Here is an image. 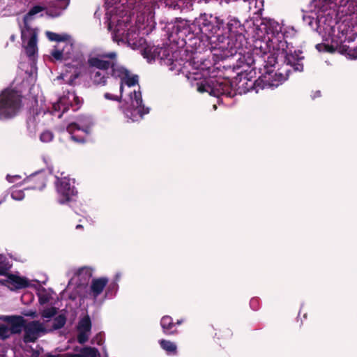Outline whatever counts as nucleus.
Listing matches in <instances>:
<instances>
[{"instance_id": "f257e3e1", "label": "nucleus", "mask_w": 357, "mask_h": 357, "mask_svg": "<svg viewBox=\"0 0 357 357\" xmlns=\"http://www.w3.org/2000/svg\"><path fill=\"white\" fill-rule=\"evenodd\" d=\"M303 20L316 30L323 40L331 45H317L319 51H338L351 59H357V46L351 48L346 43L357 37V1L355 0H312L310 15Z\"/></svg>"}, {"instance_id": "f03ea898", "label": "nucleus", "mask_w": 357, "mask_h": 357, "mask_svg": "<svg viewBox=\"0 0 357 357\" xmlns=\"http://www.w3.org/2000/svg\"><path fill=\"white\" fill-rule=\"evenodd\" d=\"M116 56L115 52L92 53L88 59V63L91 67L98 70H106L112 66V76L121 80L119 94L108 92L105 93L104 97L107 100L119 101L125 94L124 103L122 106L125 117L128 121H137L149 112V108L146 107L142 103V94L138 86V77L131 75L123 67L107 60H114Z\"/></svg>"}, {"instance_id": "7ed1b4c3", "label": "nucleus", "mask_w": 357, "mask_h": 357, "mask_svg": "<svg viewBox=\"0 0 357 357\" xmlns=\"http://www.w3.org/2000/svg\"><path fill=\"white\" fill-rule=\"evenodd\" d=\"M130 17L125 15L119 18L114 15L109 20V29L113 32V38L116 41L126 42L132 49L143 46L145 40L139 36V28L130 25Z\"/></svg>"}, {"instance_id": "20e7f679", "label": "nucleus", "mask_w": 357, "mask_h": 357, "mask_svg": "<svg viewBox=\"0 0 357 357\" xmlns=\"http://www.w3.org/2000/svg\"><path fill=\"white\" fill-rule=\"evenodd\" d=\"M269 42V52L266 54V59L261 75L255 81L257 87L261 89H273L282 84L288 78L289 70H284L283 72H274L273 68L276 64L278 52L273 50L272 43Z\"/></svg>"}, {"instance_id": "39448f33", "label": "nucleus", "mask_w": 357, "mask_h": 357, "mask_svg": "<svg viewBox=\"0 0 357 357\" xmlns=\"http://www.w3.org/2000/svg\"><path fill=\"white\" fill-rule=\"evenodd\" d=\"M269 29H273L271 33H268V40L272 43L273 50L278 52V55L284 59L287 65L293 66L295 70L302 71L303 66L300 63L303 59V57L300 56L301 52H294L292 53L291 48L289 47L287 41L284 39L282 26L276 22H273L270 23Z\"/></svg>"}, {"instance_id": "423d86ee", "label": "nucleus", "mask_w": 357, "mask_h": 357, "mask_svg": "<svg viewBox=\"0 0 357 357\" xmlns=\"http://www.w3.org/2000/svg\"><path fill=\"white\" fill-rule=\"evenodd\" d=\"M45 8L40 6L33 7L28 14L24 16V26L21 30V38L22 41V46L24 48L26 54L29 56H34L38 52L37 47V30L30 27L28 25V20L31 16L43 11Z\"/></svg>"}, {"instance_id": "0eeeda50", "label": "nucleus", "mask_w": 357, "mask_h": 357, "mask_svg": "<svg viewBox=\"0 0 357 357\" xmlns=\"http://www.w3.org/2000/svg\"><path fill=\"white\" fill-rule=\"evenodd\" d=\"M22 107V96L16 91L7 89L0 94V119L15 116Z\"/></svg>"}, {"instance_id": "6e6552de", "label": "nucleus", "mask_w": 357, "mask_h": 357, "mask_svg": "<svg viewBox=\"0 0 357 357\" xmlns=\"http://www.w3.org/2000/svg\"><path fill=\"white\" fill-rule=\"evenodd\" d=\"M199 92H208L210 95L219 96L228 91L227 81L221 78H209L197 83Z\"/></svg>"}, {"instance_id": "1a4fd4ad", "label": "nucleus", "mask_w": 357, "mask_h": 357, "mask_svg": "<svg viewBox=\"0 0 357 357\" xmlns=\"http://www.w3.org/2000/svg\"><path fill=\"white\" fill-rule=\"evenodd\" d=\"M51 332L46 324L38 321H32L24 326V341L26 343L34 342L40 336Z\"/></svg>"}, {"instance_id": "9d476101", "label": "nucleus", "mask_w": 357, "mask_h": 357, "mask_svg": "<svg viewBox=\"0 0 357 357\" xmlns=\"http://www.w3.org/2000/svg\"><path fill=\"white\" fill-rule=\"evenodd\" d=\"M91 121L89 118L82 117L77 123H70L67 130L71 135V139L76 142H84V138L89 132L91 126Z\"/></svg>"}, {"instance_id": "9b49d317", "label": "nucleus", "mask_w": 357, "mask_h": 357, "mask_svg": "<svg viewBox=\"0 0 357 357\" xmlns=\"http://www.w3.org/2000/svg\"><path fill=\"white\" fill-rule=\"evenodd\" d=\"M82 103V99L79 98L74 92L68 91L67 95L61 97L57 102L53 104L52 112H56L62 110V113L59 114L58 116L60 118L62 114L68 110L70 106L75 107L73 109L76 110L79 108Z\"/></svg>"}, {"instance_id": "f8f14e48", "label": "nucleus", "mask_w": 357, "mask_h": 357, "mask_svg": "<svg viewBox=\"0 0 357 357\" xmlns=\"http://www.w3.org/2000/svg\"><path fill=\"white\" fill-rule=\"evenodd\" d=\"M74 183L75 181L68 177L65 176L61 178H58L56 189L58 193L63 197L59 199V203L64 204L70 201L73 196L75 195L77 191L75 189Z\"/></svg>"}, {"instance_id": "ddd939ff", "label": "nucleus", "mask_w": 357, "mask_h": 357, "mask_svg": "<svg viewBox=\"0 0 357 357\" xmlns=\"http://www.w3.org/2000/svg\"><path fill=\"white\" fill-rule=\"evenodd\" d=\"M201 20L202 22L199 25L200 31L206 35L207 38H211L218 33V31L224 24L223 20L218 17H213L212 15L210 16L209 19H207L206 15H204Z\"/></svg>"}, {"instance_id": "4468645a", "label": "nucleus", "mask_w": 357, "mask_h": 357, "mask_svg": "<svg viewBox=\"0 0 357 357\" xmlns=\"http://www.w3.org/2000/svg\"><path fill=\"white\" fill-rule=\"evenodd\" d=\"M151 54V59H159L167 66H169V69L174 70L176 68V61L173 60V53L169 47H155L153 50L149 51Z\"/></svg>"}, {"instance_id": "2eb2a0df", "label": "nucleus", "mask_w": 357, "mask_h": 357, "mask_svg": "<svg viewBox=\"0 0 357 357\" xmlns=\"http://www.w3.org/2000/svg\"><path fill=\"white\" fill-rule=\"evenodd\" d=\"M73 50V42L70 38L63 45L57 44L52 52V55L56 60L67 59L70 57Z\"/></svg>"}, {"instance_id": "dca6fc26", "label": "nucleus", "mask_w": 357, "mask_h": 357, "mask_svg": "<svg viewBox=\"0 0 357 357\" xmlns=\"http://www.w3.org/2000/svg\"><path fill=\"white\" fill-rule=\"evenodd\" d=\"M91 328V322L89 316L82 318L77 326L78 342L81 344L86 342L89 337Z\"/></svg>"}, {"instance_id": "f3484780", "label": "nucleus", "mask_w": 357, "mask_h": 357, "mask_svg": "<svg viewBox=\"0 0 357 357\" xmlns=\"http://www.w3.org/2000/svg\"><path fill=\"white\" fill-rule=\"evenodd\" d=\"M3 284L11 290L24 288L29 284L26 278L13 274L8 275Z\"/></svg>"}, {"instance_id": "a211bd4d", "label": "nucleus", "mask_w": 357, "mask_h": 357, "mask_svg": "<svg viewBox=\"0 0 357 357\" xmlns=\"http://www.w3.org/2000/svg\"><path fill=\"white\" fill-rule=\"evenodd\" d=\"M107 282L108 279L107 278L93 279L91 281L90 291L89 293V296L93 298V299L96 300V298L102 293Z\"/></svg>"}, {"instance_id": "6ab92c4d", "label": "nucleus", "mask_w": 357, "mask_h": 357, "mask_svg": "<svg viewBox=\"0 0 357 357\" xmlns=\"http://www.w3.org/2000/svg\"><path fill=\"white\" fill-rule=\"evenodd\" d=\"M98 351L92 347H84L82 349L78 354H66L65 355H53L47 354L46 357H98Z\"/></svg>"}, {"instance_id": "aec40b11", "label": "nucleus", "mask_w": 357, "mask_h": 357, "mask_svg": "<svg viewBox=\"0 0 357 357\" xmlns=\"http://www.w3.org/2000/svg\"><path fill=\"white\" fill-rule=\"evenodd\" d=\"M3 320L6 321L9 324V328L12 333H20L22 328H24V319L23 317H5L3 318Z\"/></svg>"}, {"instance_id": "412c9836", "label": "nucleus", "mask_w": 357, "mask_h": 357, "mask_svg": "<svg viewBox=\"0 0 357 357\" xmlns=\"http://www.w3.org/2000/svg\"><path fill=\"white\" fill-rule=\"evenodd\" d=\"M66 317L63 315H59L56 317L52 323L50 324V320H44V323L46 324L49 328H51V331L62 328L66 324Z\"/></svg>"}, {"instance_id": "4be33fe9", "label": "nucleus", "mask_w": 357, "mask_h": 357, "mask_svg": "<svg viewBox=\"0 0 357 357\" xmlns=\"http://www.w3.org/2000/svg\"><path fill=\"white\" fill-rule=\"evenodd\" d=\"M160 324L165 334L170 335L174 332L173 328H174L175 325L172 322V317L169 316H164L161 319Z\"/></svg>"}, {"instance_id": "5701e85b", "label": "nucleus", "mask_w": 357, "mask_h": 357, "mask_svg": "<svg viewBox=\"0 0 357 357\" xmlns=\"http://www.w3.org/2000/svg\"><path fill=\"white\" fill-rule=\"evenodd\" d=\"M46 36L51 41H56L58 44L63 45L70 37L68 34H58L51 31H47Z\"/></svg>"}, {"instance_id": "b1692460", "label": "nucleus", "mask_w": 357, "mask_h": 357, "mask_svg": "<svg viewBox=\"0 0 357 357\" xmlns=\"http://www.w3.org/2000/svg\"><path fill=\"white\" fill-rule=\"evenodd\" d=\"M227 29L231 35L236 36L241 30V25L238 20L232 18L227 23Z\"/></svg>"}, {"instance_id": "393cba45", "label": "nucleus", "mask_w": 357, "mask_h": 357, "mask_svg": "<svg viewBox=\"0 0 357 357\" xmlns=\"http://www.w3.org/2000/svg\"><path fill=\"white\" fill-rule=\"evenodd\" d=\"M93 82L98 84H105L106 82L105 70H98L93 75Z\"/></svg>"}, {"instance_id": "a878e982", "label": "nucleus", "mask_w": 357, "mask_h": 357, "mask_svg": "<svg viewBox=\"0 0 357 357\" xmlns=\"http://www.w3.org/2000/svg\"><path fill=\"white\" fill-rule=\"evenodd\" d=\"M69 1L70 0H59V3L60 4V10L53 12L51 9H50L47 12V15L52 17L59 16L61 13V11L67 8L69 3Z\"/></svg>"}, {"instance_id": "bb28decb", "label": "nucleus", "mask_w": 357, "mask_h": 357, "mask_svg": "<svg viewBox=\"0 0 357 357\" xmlns=\"http://www.w3.org/2000/svg\"><path fill=\"white\" fill-rule=\"evenodd\" d=\"M160 344L168 353L174 354L176 351V345L172 342L162 340L160 341Z\"/></svg>"}, {"instance_id": "cd10ccee", "label": "nucleus", "mask_w": 357, "mask_h": 357, "mask_svg": "<svg viewBox=\"0 0 357 357\" xmlns=\"http://www.w3.org/2000/svg\"><path fill=\"white\" fill-rule=\"evenodd\" d=\"M56 314V309L54 307H48L44 309L41 312V317L45 320H50L52 317H53Z\"/></svg>"}, {"instance_id": "c85d7f7f", "label": "nucleus", "mask_w": 357, "mask_h": 357, "mask_svg": "<svg viewBox=\"0 0 357 357\" xmlns=\"http://www.w3.org/2000/svg\"><path fill=\"white\" fill-rule=\"evenodd\" d=\"M11 331L10 328L5 324H0V337L2 339H6L10 336L11 334Z\"/></svg>"}, {"instance_id": "c756f323", "label": "nucleus", "mask_w": 357, "mask_h": 357, "mask_svg": "<svg viewBox=\"0 0 357 357\" xmlns=\"http://www.w3.org/2000/svg\"><path fill=\"white\" fill-rule=\"evenodd\" d=\"M54 135L52 132L45 130L40 134V139L42 142H50L53 139Z\"/></svg>"}, {"instance_id": "7c9ffc66", "label": "nucleus", "mask_w": 357, "mask_h": 357, "mask_svg": "<svg viewBox=\"0 0 357 357\" xmlns=\"http://www.w3.org/2000/svg\"><path fill=\"white\" fill-rule=\"evenodd\" d=\"M9 267V264L6 262L5 257L0 255V275L5 274Z\"/></svg>"}, {"instance_id": "2f4dec72", "label": "nucleus", "mask_w": 357, "mask_h": 357, "mask_svg": "<svg viewBox=\"0 0 357 357\" xmlns=\"http://www.w3.org/2000/svg\"><path fill=\"white\" fill-rule=\"evenodd\" d=\"M11 197L15 200H22L24 197L23 191L20 190H13L11 192Z\"/></svg>"}, {"instance_id": "473e14b6", "label": "nucleus", "mask_w": 357, "mask_h": 357, "mask_svg": "<svg viewBox=\"0 0 357 357\" xmlns=\"http://www.w3.org/2000/svg\"><path fill=\"white\" fill-rule=\"evenodd\" d=\"M263 5H264L263 0H255V6L257 8V10L255 11V13L260 11L263 8Z\"/></svg>"}, {"instance_id": "72a5a7b5", "label": "nucleus", "mask_w": 357, "mask_h": 357, "mask_svg": "<svg viewBox=\"0 0 357 357\" xmlns=\"http://www.w3.org/2000/svg\"><path fill=\"white\" fill-rule=\"evenodd\" d=\"M84 273H87L88 275V278H89L91 276V273L89 272V270L86 268H82L81 269H79L77 272V274L79 275H81L82 274H83Z\"/></svg>"}, {"instance_id": "f704fd0d", "label": "nucleus", "mask_w": 357, "mask_h": 357, "mask_svg": "<svg viewBox=\"0 0 357 357\" xmlns=\"http://www.w3.org/2000/svg\"><path fill=\"white\" fill-rule=\"evenodd\" d=\"M49 301V298L47 296H43L41 294L39 295V301L41 304H44Z\"/></svg>"}, {"instance_id": "c9c22d12", "label": "nucleus", "mask_w": 357, "mask_h": 357, "mask_svg": "<svg viewBox=\"0 0 357 357\" xmlns=\"http://www.w3.org/2000/svg\"><path fill=\"white\" fill-rule=\"evenodd\" d=\"M24 315L27 316V317H31L33 318H35L37 317V313L36 311L29 310L27 312L24 313Z\"/></svg>"}, {"instance_id": "e433bc0d", "label": "nucleus", "mask_w": 357, "mask_h": 357, "mask_svg": "<svg viewBox=\"0 0 357 357\" xmlns=\"http://www.w3.org/2000/svg\"><path fill=\"white\" fill-rule=\"evenodd\" d=\"M320 96V91H317L313 95H312V98H314L316 97H319Z\"/></svg>"}, {"instance_id": "4c0bfd02", "label": "nucleus", "mask_w": 357, "mask_h": 357, "mask_svg": "<svg viewBox=\"0 0 357 357\" xmlns=\"http://www.w3.org/2000/svg\"><path fill=\"white\" fill-rule=\"evenodd\" d=\"M254 63H255V61L253 59H250V61H248V65L251 66Z\"/></svg>"}, {"instance_id": "58836bf2", "label": "nucleus", "mask_w": 357, "mask_h": 357, "mask_svg": "<svg viewBox=\"0 0 357 357\" xmlns=\"http://www.w3.org/2000/svg\"><path fill=\"white\" fill-rule=\"evenodd\" d=\"M7 179L9 182H13V180H11L10 177L9 176H7Z\"/></svg>"}, {"instance_id": "ea45409f", "label": "nucleus", "mask_w": 357, "mask_h": 357, "mask_svg": "<svg viewBox=\"0 0 357 357\" xmlns=\"http://www.w3.org/2000/svg\"><path fill=\"white\" fill-rule=\"evenodd\" d=\"M78 75V73L77 72V70L75 71V75H74V77L76 78Z\"/></svg>"}, {"instance_id": "a19ab883", "label": "nucleus", "mask_w": 357, "mask_h": 357, "mask_svg": "<svg viewBox=\"0 0 357 357\" xmlns=\"http://www.w3.org/2000/svg\"><path fill=\"white\" fill-rule=\"evenodd\" d=\"M20 178V176H17V175H15V176L12 177V178Z\"/></svg>"}, {"instance_id": "79ce46f5", "label": "nucleus", "mask_w": 357, "mask_h": 357, "mask_svg": "<svg viewBox=\"0 0 357 357\" xmlns=\"http://www.w3.org/2000/svg\"><path fill=\"white\" fill-rule=\"evenodd\" d=\"M82 226L81 225H77L76 226V228H77V229L82 228Z\"/></svg>"}, {"instance_id": "37998d69", "label": "nucleus", "mask_w": 357, "mask_h": 357, "mask_svg": "<svg viewBox=\"0 0 357 357\" xmlns=\"http://www.w3.org/2000/svg\"><path fill=\"white\" fill-rule=\"evenodd\" d=\"M10 39H11V40H13H13H15V36H14L13 35V36H10Z\"/></svg>"}, {"instance_id": "c03bdc74", "label": "nucleus", "mask_w": 357, "mask_h": 357, "mask_svg": "<svg viewBox=\"0 0 357 357\" xmlns=\"http://www.w3.org/2000/svg\"><path fill=\"white\" fill-rule=\"evenodd\" d=\"M45 183H44V182H43L42 186H41V187H39L38 188H44V187H45Z\"/></svg>"}, {"instance_id": "a18cd8bd", "label": "nucleus", "mask_w": 357, "mask_h": 357, "mask_svg": "<svg viewBox=\"0 0 357 357\" xmlns=\"http://www.w3.org/2000/svg\"><path fill=\"white\" fill-rule=\"evenodd\" d=\"M246 80H247L246 77H243V79H242V78L241 79V82H242V81H246Z\"/></svg>"}, {"instance_id": "49530a36", "label": "nucleus", "mask_w": 357, "mask_h": 357, "mask_svg": "<svg viewBox=\"0 0 357 357\" xmlns=\"http://www.w3.org/2000/svg\"><path fill=\"white\" fill-rule=\"evenodd\" d=\"M145 57H147V58H148V59H149V60H150V61H151V60H152V59H151H151H149V58L147 56V55H145Z\"/></svg>"}, {"instance_id": "de8ad7c7", "label": "nucleus", "mask_w": 357, "mask_h": 357, "mask_svg": "<svg viewBox=\"0 0 357 357\" xmlns=\"http://www.w3.org/2000/svg\"><path fill=\"white\" fill-rule=\"evenodd\" d=\"M252 3H253L252 1H250V8L252 7Z\"/></svg>"}, {"instance_id": "09e8293b", "label": "nucleus", "mask_w": 357, "mask_h": 357, "mask_svg": "<svg viewBox=\"0 0 357 357\" xmlns=\"http://www.w3.org/2000/svg\"><path fill=\"white\" fill-rule=\"evenodd\" d=\"M147 52H148V51H147V50H145V51H144V54H147Z\"/></svg>"}, {"instance_id": "8fccbe9b", "label": "nucleus", "mask_w": 357, "mask_h": 357, "mask_svg": "<svg viewBox=\"0 0 357 357\" xmlns=\"http://www.w3.org/2000/svg\"><path fill=\"white\" fill-rule=\"evenodd\" d=\"M117 3V1H115L113 3L116 4Z\"/></svg>"}]
</instances>
